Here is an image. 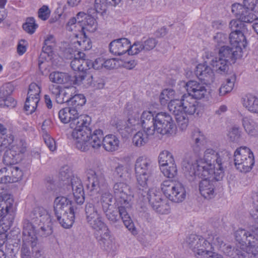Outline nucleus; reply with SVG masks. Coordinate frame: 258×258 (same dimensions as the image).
I'll use <instances>...</instances> for the list:
<instances>
[{
	"mask_svg": "<svg viewBox=\"0 0 258 258\" xmlns=\"http://www.w3.org/2000/svg\"><path fill=\"white\" fill-rule=\"evenodd\" d=\"M71 201L64 197H58L55 198L54 202V211L55 216L62 215L69 211L71 206Z\"/></svg>",
	"mask_w": 258,
	"mask_h": 258,
	"instance_id": "b1692460",
	"label": "nucleus"
},
{
	"mask_svg": "<svg viewBox=\"0 0 258 258\" xmlns=\"http://www.w3.org/2000/svg\"><path fill=\"white\" fill-rule=\"evenodd\" d=\"M28 217L38 224L51 218L47 211L40 207L34 208L29 214Z\"/></svg>",
	"mask_w": 258,
	"mask_h": 258,
	"instance_id": "393cba45",
	"label": "nucleus"
},
{
	"mask_svg": "<svg viewBox=\"0 0 258 258\" xmlns=\"http://www.w3.org/2000/svg\"><path fill=\"white\" fill-rule=\"evenodd\" d=\"M157 213L161 214H166L169 213L170 207L166 203L161 201L152 207Z\"/></svg>",
	"mask_w": 258,
	"mask_h": 258,
	"instance_id": "13d9d810",
	"label": "nucleus"
},
{
	"mask_svg": "<svg viewBox=\"0 0 258 258\" xmlns=\"http://www.w3.org/2000/svg\"><path fill=\"white\" fill-rule=\"evenodd\" d=\"M228 153L226 151L217 152L212 148H207L203 158L196 159L195 175L205 178L212 177L216 181L221 180L224 175L223 164Z\"/></svg>",
	"mask_w": 258,
	"mask_h": 258,
	"instance_id": "f257e3e1",
	"label": "nucleus"
},
{
	"mask_svg": "<svg viewBox=\"0 0 258 258\" xmlns=\"http://www.w3.org/2000/svg\"><path fill=\"white\" fill-rule=\"evenodd\" d=\"M248 232L245 229H238L235 232V238L237 241L240 243H243L247 244V235Z\"/></svg>",
	"mask_w": 258,
	"mask_h": 258,
	"instance_id": "680f3d73",
	"label": "nucleus"
},
{
	"mask_svg": "<svg viewBox=\"0 0 258 258\" xmlns=\"http://www.w3.org/2000/svg\"><path fill=\"white\" fill-rule=\"evenodd\" d=\"M236 81V76L232 74L229 78L226 79L225 83L222 84L219 89V94L220 96H224L226 94L230 92L234 86Z\"/></svg>",
	"mask_w": 258,
	"mask_h": 258,
	"instance_id": "e433bc0d",
	"label": "nucleus"
},
{
	"mask_svg": "<svg viewBox=\"0 0 258 258\" xmlns=\"http://www.w3.org/2000/svg\"><path fill=\"white\" fill-rule=\"evenodd\" d=\"M247 241L246 251L247 253L255 255L256 253V244L257 238L251 232L249 231L247 235Z\"/></svg>",
	"mask_w": 258,
	"mask_h": 258,
	"instance_id": "79ce46f5",
	"label": "nucleus"
},
{
	"mask_svg": "<svg viewBox=\"0 0 258 258\" xmlns=\"http://www.w3.org/2000/svg\"><path fill=\"white\" fill-rule=\"evenodd\" d=\"M22 27L27 33L32 34L38 27V25L35 23L34 18L29 17L27 18L26 22L23 24Z\"/></svg>",
	"mask_w": 258,
	"mask_h": 258,
	"instance_id": "603ef678",
	"label": "nucleus"
},
{
	"mask_svg": "<svg viewBox=\"0 0 258 258\" xmlns=\"http://www.w3.org/2000/svg\"><path fill=\"white\" fill-rule=\"evenodd\" d=\"M164 175L168 178H175L177 175L178 170L175 163L166 165L160 168Z\"/></svg>",
	"mask_w": 258,
	"mask_h": 258,
	"instance_id": "49530a36",
	"label": "nucleus"
},
{
	"mask_svg": "<svg viewBox=\"0 0 258 258\" xmlns=\"http://www.w3.org/2000/svg\"><path fill=\"white\" fill-rule=\"evenodd\" d=\"M195 256L197 258H222V255L215 252L207 250L210 243L204 238L195 236Z\"/></svg>",
	"mask_w": 258,
	"mask_h": 258,
	"instance_id": "ddd939ff",
	"label": "nucleus"
},
{
	"mask_svg": "<svg viewBox=\"0 0 258 258\" xmlns=\"http://www.w3.org/2000/svg\"><path fill=\"white\" fill-rule=\"evenodd\" d=\"M50 11L47 6L44 5L38 12V17L42 20H46L49 17Z\"/></svg>",
	"mask_w": 258,
	"mask_h": 258,
	"instance_id": "774afa93",
	"label": "nucleus"
},
{
	"mask_svg": "<svg viewBox=\"0 0 258 258\" xmlns=\"http://www.w3.org/2000/svg\"><path fill=\"white\" fill-rule=\"evenodd\" d=\"M138 186L139 190H142V192L141 193L144 197L145 195H144V191L145 189H147L148 187L147 182L149 177L152 174L147 173H136Z\"/></svg>",
	"mask_w": 258,
	"mask_h": 258,
	"instance_id": "c03bdc74",
	"label": "nucleus"
},
{
	"mask_svg": "<svg viewBox=\"0 0 258 258\" xmlns=\"http://www.w3.org/2000/svg\"><path fill=\"white\" fill-rule=\"evenodd\" d=\"M85 97L83 94H76L73 96L70 103V107L71 108H79L86 103Z\"/></svg>",
	"mask_w": 258,
	"mask_h": 258,
	"instance_id": "3c124183",
	"label": "nucleus"
},
{
	"mask_svg": "<svg viewBox=\"0 0 258 258\" xmlns=\"http://www.w3.org/2000/svg\"><path fill=\"white\" fill-rule=\"evenodd\" d=\"M205 57L210 60L209 63L213 66L214 70L218 73L223 74L226 73L228 69L229 65L226 59L222 57H214L213 53L209 51L205 52Z\"/></svg>",
	"mask_w": 258,
	"mask_h": 258,
	"instance_id": "f3484780",
	"label": "nucleus"
},
{
	"mask_svg": "<svg viewBox=\"0 0 258 258\" xmlns=\"http://www.w3.org/2000/svg\"><path fill=\"white\" fill-rule=\"evenodd\" d=\"M74 84L80 85L85 84L88 86H93L94 77L92 74L87 72L78 73L74 77Z\"/></svg>",
	"mask_w": 258,
	"mask_h": 258,
	"instance_id": "72a5a7b5",
	"label": "nucleus"
},
{
	"mask_svg": "<svg viewBox=\"0 0 258 258\" xmlns=\"http://www.w3.org/2000/svg\"><path fill=\"white\" fill-rule=\"evenodd\" d=\"M148 136L146 133L145 135L142 132H137L133 138L132 140L134 145L139 147L145 145L148 141Z\"/></svg>",
	"mask_w": 258,
	"mask_h": 258,
	"instance_id": "8fccbe9b",
	"label": "nucleus"
},
{
	"mask_svg": "<svg viewBox=\"0 0 258 258\" xmlns=\"http://www.w3.org/2000/svg\"><path fill=\"white\" fill-rule=\"evenodd\" d=\"M158 43V41L154 38L144 37L141 41H137L133 43L135 48L134 54H137L142 51H149L153 49Z\"/></svg>",
	"mask_w": 258,
	"mask_h": 258,
	"instance_id": "a211bd4d",
	"label": "nucleus"
},
{
	"mask_svg": "<svg viewBox=\"0 0 258 258\" xmlns=\"http://www.w3.org/2000/svg\"><path fill=\"white\" fill-rule=\"evenodd\" d=\"M243 5L234 4L232 5V12L236 17L245 23H252L257 19V17L252 12L255 7L257 0H243Z\"/></svg>",
	"mask_w": 258,
	"mask_h": 258,
	"instance_id": "9d476101",
	"label": "nucleus"
},
{
	"mask_svg": "<svg viewBox=\"0 0 258 258\" xmlns=\"http://www.w3.org/2000/svg\"><path fill=\"white\" fill-rule=\"evenodd\" d=\"M113 202V196L111 193L108 191L103 192L100 197V201L96 202L95 205L92 203L97 209L100 204L102 206V209L103 212H107V210L111 208Z\"/></svg>",
	"mask_w": 258,
	"mask_h": 258,
	"instance_id": "2f4dec72",
	"label": "nucleus"
},
{
	"mask_svg": "<svg viewBox=\"0 0 258 258\" xmlns=\"http://www.w3.org/2000/svg\"><path fill=\"white\" fill-rule=\"evenodd\" d=\"M160 168L175 163L172 154L167 150L161 152L158 157Z\"/></svg>",
	"mask_w": 258,
	"mask_h": 258,
	"instance_id": "37998d69",
	"label": "nucleus"
},
{
	"mask_svg": "<svg viewBox=\"0 0 258 258\" xmlns=\"http://www.w3.org/2000/svg\"><path fill=\"white\" fill-rule=\"evenodd\" d=\"M113 190L117 203L132 207L131 197L129 194L130 186L125 181L115 183L113 185Z\"/></svg>",
	"mask_w": 258,
	"mask_h": 258,
	"instance_id": "2eb2a0df",
	"label": "nucleus"
},
{
	"mask_svg": "<svg viewBox=\"0 0 258 258\" xmlns=\"http://www.w3.org/2000/svg\"><path fill=\"white\" fill-rule=\"evenodd\" d=\"M26 241L23 239V244L21 248V258H32L33 249L36 245H33L31 241Z\"/></svg>",
	"mask_w": 258,
	"mask_h": 258,
	"instance_id": "09e8293b",
	"label": "nucleus"
},
{
	"mask_svg": "<svg viewBox=\"0 0 258 258\" xmlns=\"http://www.w3.org/2000/svg\"><path fill=\"white\" fill-rule=\"evenodd\" d=\"M128 39L121 38L112 41L109 45L110 52L115 55H121L127 52L129 55H135V48Z\"/></svg>",
	"mask_w": 258,
	"mask_h": 258,
	"instance_id": "4468645a",
	"label": "nucleus"
},
{
	"mask_svg": "<svg viewBox=\"0 0 258 258\" xmlns=\"http://www.w3.org/2000/svg\"><path fill=\"white\" fill-rule=\"evenodd\" d=\"M114 174L115 177L121 181H126L128 176L127 170L122 165H119L115 168Z\"/></svg>",
	"mask_w": 258,
	"mask_h": 258,
	"instance_id": "6e6d98bb",
	"label": "nucleus"
},
{
	"mask_svg": "<svg viewBox=\"0 0 258 258\" xmlns=\"http://www.w3.org/2000/svg\"><path fill=\"white\" fill-rule=\"evenodd\" d=\"M201 177L204 179L200 183L199 190L200 193L205 199H211L214 195V186L213 183L208 179L212 178V179L216 180L213 176L207 178Z\"/></svg>",
	"mask_w": 258,
	"mask_h": 258,
	"instance_id": "412c9836",
	"label": "nucleus"
},
{
	"mask_svg": "<svg viewBox=\"0 0 258 258\" xmlns=\"http://www.w3.org/2000/svg\"><path fill=\"white\" fill-rule=\"evenodd\" d=\"M70 175L68 169L62 168L59 172V179L65 182L63 185L69 191H73L74 199L78 204L82 205L85 202V194L81 179L77 176H73L70 180Z\"/></svg>",
	"mask_w": 258,
	"mask_h": 258,
	"instance_id": "0eeeda50",
	"label": "nucleus"
},
{
	"mask_svg": "<svg viewBox=\"0 0 258 258\" xmlns=\"http://www.w3.org/2000/svg\"><path fill=\"white\" fill-rule=\"evenodd\" d=\"M39 101L38 98L29 99V100L26 98L24 108L28 114H31L35 111Z\"/></svg>",
	"mask_w": 258,
	"mask_h": 258,
	"instance_id": "5fc2aeb1",
	"label": "nucleus"
},
{
	"mask_svg": "<svg viewBox=\"0 0 258 258\" xmlns=\"http://www.w3.org/2000/svg\"><path fill=\"white\" fill-rule=\"evenodd\" d=\"M3 136L4 137L2 138V139H3V140L2 141L0 140V150L1 152L4 150L7 146L11 144L14 139V136L11 134L7 135L6 134L5 136Z\"/></svg>",
	"mask_w": 258,
	"mask_h": 258,
	"instance_id": "69168bd1",
	"label": "nucleus"
},
{
	"mask_svg": "<svg viewBox=\"0 0 258 258\" xmlns=\"http://www.w3.org/2000/svg\"><path fill=\"white\" fill-rule=\"evenodd\" d=\"M81 29L83 33H85V31L94 32L97 29L96 20L93 17L86 16L84 22V26H82Z\"/></svg>",
	"mask_w": 258,
	"mask_h": 258,
	"instance_id": "de8ad7c7",
	"label": "nucleus"
},
{
	"mask_svg": "<svg viewBox=\"0 0 258 258\" xmlns=\"http://www.w3.org/2000/svg\"><path fill=\"white\" fill-rule=\"evenodd\" d=\"M242 121L243 126L247 134L251 136L258 137V125L252 119L243 117Z\"/></svg>",
	"mask_w": 258,
	"mask_h": 258,
	"instance_id": "f704fd0d",
	"label": "nucleus"
},
{
	"mask_svg": "<svg viewBox=\"0 0 258 258\" xmlns=\"http://www.w3.org/2000/svg\"><path fill=\"white\" fill-rule=\"evenodd\" d=\"M58 116L60 121L67 123L70 122V127L73 129L71 138L74 140L75 145L77 148L78 142L87 137L91 122V118L87 115H79L76 108L71 107H65L59 110Z\"/></svg>",
	"mask_w": 258,
	"mask_h": 258,
	"instance_id": "f03ea898",
	"label": "nucleus"
},
{
	"mask_svg": "<svg viewBox=\"0 0 258 258\" xmlns=\"http://www.w3.org/2000/svg\"><path fill=\"white\" fill-rule=\"evenodd\" d=\"M195 74L199 79L203 80L204 83H210L214 81V73L211 68L207 65L198 64Z\"/></svg>",
	"mask_w": 258,
	"mask_h": 258,
	"instance_id": "aec40b11",
	"label": "nucleus"
},
{
	"mask_svg": "<svg viewBox=\"0 0 258 258\" xmlns=\"http://www.w3.org/2000/svg\"><path fill=\"white\" fill-rule=\"evenodd\" d=\"M89 133L86 138L78 143L77 148L78 150L86 152L92 149H98L101 146L109 152L118 149L119 141L115 136L108 135L104 137L101 130H96L92 133L90 127Z\"/></svg>",
	"mask_w": 258,
	"mask_h": 258,
	"instance_id": "39448f33",
	"label": "nucleus"
},
{
	"mask_svg": "<svg viewBox=\"0 0 258 258\" xmlns=\"http://www.w3.org/2000/svg\"><path fill=\"white\" fill-rule=\"evenodd\" d=\"M228 136L232 142H237L241 136V131L238 127L233 126L230 131Z\"/></svg>",
	"mask_w": 258,
	"mask_h": 258,
	"instance_id": "338daca9",
	"label": "nucleus"
},
{
	"mask_svg": "<svg viewBox=\"0 0 258 258\" xmlns=\"http://www.w3.org/2000/svg\"><path fill=\"white\" fill-rule=\"evenodd\" d=\"M87 176L86 187L91 196L98 193L101 186L105 182L104 174L99 170L88 169L86 171Z\"/></svg>",
	"mask_w": 258,
	"mask_h": 258,
	"instance_id": "f8f14e48",
	"label": "nucleus"
},
{
	"mask_svg": "<svg viewBox=\"0 0 258 258\" xmlns=\"http://www.w3.org/2000/svg\"><path fill=\"white\" fill-rule=\"evenodd\" d=\"M187 93L182 95L181 99L183 106L184 111L189 115L194 114V81H189L184 84Z\"/></svg>",
	"mask_w": 258,
	"mask_h": 258,
	"instance_id": "dca6fc26",
	"label": "nucleus"
},
{
	"mask_svg": "<svg viewBox=\"0 0 258 258\" xmlns=\"http://www.w3.org/2000/svg\"><path fill=\"white\" fill-rule=\"evenodd\" d=\"M107 0H95L94 6L96 11L98 13H105L107 9L108 3L106 2Z\"/></svg>",
	"mask_w": 258,
	"mask_h": 258,
	"instance_id": "0e129e2a",
	"label": "nucleus"
},
{
	"mask_svg": "<svg viewBox=\"0 0 258 258\" xmlns=\"http://www.w3.org/2000/svg\"><path fill=\"white\" fill-rule=\"evenodd\" d=\"M84 37L82 39L80 40H74L72 41L70 47L67 50L68 52H70V50H73L78 52L80 50H89L92 47V43L91 40L87 37L86 33H83Z\"/></svg>",
	"mask_w": 258,
	"mask_h": 258,
	"instance_id": "bb28decb",
	"label": "nucleus"
},
{
	"mask_svg": "<svg viewBox=\"0 0 258 258\" xmlns=\"http://www.w3.org/2000/svg\"><path fill=\"white\" fill-rule=\"evenodd\" d=\"M187 114V112L184 111L183 113L177 114V116H175L177 126L182 131L186 128L188 124L189 118Z\"/></svg>",
	"mask_w": 258,
	"mask_h": 258,
	"instance_id": "864d4df0",
	"label": "nucleus"
},
{
	"mask_svg": "<svg viewBox=\"0 0 258 258\" xmlns=\"http://www.w3.org/2000/svg\"><path fill=\"white\" fill-rule=\"evenodd\" d=\"M53 53V46L52 45H44L42 48V52L40 54L39 65L40 66L41 63H43V60L41 59H46V57H50L52 56Z\"/></svg>",
	"mask_w": 258,
	"mask_h": 258,
	"instance_id": "bf43d9fd",
	"label": "nucleus"
},
{
	"mask_svg": "<svg viewBox=\"0 0 258 258\" xmlns=\"http://www.w3.org/2000/svg\"><path fill=\"white\" fill-rule=\"evenodd\" d=\"M22 234L24 240L26 241L30 240L33 245H36L37 237L35 228L28 219L24 220Z\"/></svg>",
	"mask_w": 258,
	"mask_h": 258,
	"instance_id": "6ab92c4d",
	"label": "nucleus"
},
{
	"mask_svg": "<svg viewBox=\"0 0 258 258\" xmlns=\"http://www.w3.org/2000/svg\"><path fill=\"white\" fill-rule=\"evenodd\" d=\"M40 93V88L36 83H31L29 85V90L28 92L27 97L28 100L29 99H34L38 98L39 99V93Z\"/></svg>",
	"mask_w": 258,
	"mask_h": 258,
	"instance_id": "4d7b16f0",
	"label": "nucleus"
},
{
	"mask_svg": "<svg viewBox=\"0 0 258 258\" xmlns=\"http://www.w3.org/2000/svg\"><path fill=\"white\" fill-rule=\"evenodd\" d=\"M234 161L236 168L243 173L250 171L255 163L252 152L245 146L240 147L235 150Z\"/></svg>",
	"mask_w": 258,
	"mask_h": 258,
	"instance_id": "6e6552de",
	"label": "nucleus"
},
{
	"mask_svg": "<svg viewBox=\"0 0 258 258\" xmlns=\"http://www.w3.org/2000/svg\"><path fill=\"white\" fill-rule=\"evenodd\" d=\"M9 93H7L6 95L4 93L3 94V98L0 100V106L1 107H14L16 105V101L11 96L6 97Z\"/></svg>",
	"mask_w": 258,
	"mask_h": 258,
	"instance_id": "052dcab7",
	"label": "nucleus"
},
{
	"mask_svg": "<svg viewBox=\"0 0 258 258\" xmlns=\"http://www.w3.org/2000/svg\"><path fill=\"white\" fill-rule=\"evenodd\" d=\"M75 88L73 87H66L61 91V93L64 100L65 103H67L69 106Z\"/></svg>",
	"mask_w": 258,
	"mask_h": 258,
	"instance_id": "e2e57ef3",
	"label": "nucleus"
},
{
	"mask_svg": "<svg viewBox=\"0 0 258 258\" xmlns=\"http://www.w3.org/2000/svg\"><path fill=\"white\" fill-rule=\"evenodd\" d=\"M175 91L171 88L164 89L160 94L159 99L161 104L165 105L168 104L170 100L174 99Z\"/></svg>",
	"mask_w": 258,
	"mask_h": 258,
	"instance_id": "a18cd8bd",
	"label": "nucleus"
},
{
	"mask_svg": "<svg viewBox=\"0 0 258 258\" xmlns=\"http://www.w3.org/2000/svg\"><path fill=\"white\" fill-rule=\"evenodd\" d=\"M161 190L169 200L175 203L182 202L186 197L182 184L175 180H166L161 184Z\"/></svg>",
	"mask_w": 258,
	"mask_h": 258,
	"instance_id": "1a4fd4ad",
	"label": "nucleus"
},
{
	"mask_svg": "<svg viewBox=\"0 0 258 258\" xmlns=\"http://www.w3.org/2000/svg\"><path fill=\"white\" fill-rule=\"evenodd\" d=\"M240 52L241 49L239 47H237L236 49L233 46L230 47L228 46H223L219 49L218 55L219 57L226 59V60L228 61L230 59H236Z\"/></svg>",
	"mask_w": 258,
	"mask_h": 258,
	"instance_id": "cd10ccee",
	"label": "nucleus"
},
{
	"mask_svg": "<svg viewBox=\"0 0 258 258\" xmlns=\"http://www.w3.org/2000/svg\"><path fill=\"white\" fill-rule=\"evenodd\" d=\"M85 215L87 223L95 230L94 236L99 244L105 250L109 249L111 243L110 231L102 221L101 214L91 203L86 204Z\"/></svg>",
	"mask_w": 258,
	"mask_h": 258,
	"instance_id": "20e7f679",
	"label": "nucleus"
},
{
	"mask_svg": "<svg viewBox=\"0 0 258 258\" xmlns=\"http://www.w3.org/2000/svg\"><path fill=\"white\" fill-rule=\"evenodd\" d=\"M9 183L20 180L23 177V172L18 167L8 166Z\"/></svg>",
	"mask_w": 258,
	"mask_h": 258,
	"instance_id": "58836bf2",
	"label": "nucleus"
},
{
	"mask_svg": "<svg viewBox=\"0 0 258 258\" xmlns=\"http://www.w3.org/2000/svg\"><path fill=\"white\" fill-rule=\"evenodd\" d=\"M117 207L111 210V208L104 212L107 220L111 224L117 223L122 220L124 226L133 234L137 233L136 229L133 220H132L129 212L131 207L117 203Z\"/></svg>",
	"mask_w": 258,
	"mask_h": 258,
	"instance_id": "423d86ee",
	"label": "nucleus"
},
{
	"mask_svg": "<svg viewBox=\"0 0 258 258\" xmlns=\"http://www.w3.org/2000/svg\"><path fill=\"white\" fill-rule=\"evenodd\" d=\"M57 220L64 228H70L73 225L75 220V211L74 207L69 208V213H62L58 216H56Z\"/></svg>",
	"mask_w": 258,
	"mask_h": 258,
	"instance_id": "c85d7f7f",
	"label": "nucleus"
},
{
	"mask_svg": "<svg viewBox=\"0 0 258 258\" xmlns=\"http://www.w3.org/2000/svg\"><path fill=\"white\" fill-rule=\"evenodd\" d=\"M153 164L152 161L145 157H139L135 163L136 173L152 174Z\"/></svg>",
	"mask_w": 258,
	"mask_h": 258,
	"instance_id": "4be33fe9",
	"label": "nucleus"
},
{
	"mask_svg": "<svg viewBox=\"0 0 258 258\" xmlns=\"http://www.w3.org/2000/svg\"><path fill=\"white\" fill-rule=\"evenodd\" d=\"M206 83H195V99L200 100L208 97L209 92Z\"/></svg>",
	"mask_w": 258,
	"mask_h": 258,
	"instance_id": "ea45409f",
	"label": "nucleus"
},
{
	"mask_svg": "<svg viewBox=\"0 0 258 258\" xmlns=\"http://www.w3.org/2000/svg\"><path fill=\"white\" fill-rule=\"evenodd\" d=\"M243 106L252 113H258V98L251 94L244 96L242 98Z\"/></svg>",
	"mask_w": 258,
	"mask_h": 258,
	"instance_id": "c756f323",
	"label": "nucleus"
},
{
	"mask_svg": "<svg viewBox=\"0 0 258 258\" xmlns=\"http://www.w3.org/2000/svg\"><path fill=\"white\" fill-rule=\"evenodd\" d=\"M236 30L232 31L229 35V41L231 45L237 49L239 47L241 49V47H245L246 44V39L244 35V30L236 29Z\"/></svg>",
	"mask_w": 258,
	"mask_h": 258,
	"instance_id": "a878e982",
	"label": "nucleus"
},
{
	"mask_svg": "<svg viewBox=\"0 0 258 258\" xmlns=\"http://www.w3.org/2000/svg\"><path fill=\"white\" fill-rule=\"evenodd\" d=\"M51 218L43 222L39 223L38 234L42 237H47L52 233V227Z\"/></svg>",
	"mask_w": 258,
	"mask_h": 258,
	"instance_id": "a19ab883",
	"label": "nucleus"
},
{
	"mask_svg": "<svg viewBox=\"0 0 258 258\" xmlns=\"http://www.w3.org/2000/svg\"><path fill=\"white\" fill-rule=\"evenodd\" d=\"M144 195L146 194L150 205L152 207L162 200L161 192L155 188L149 189L146 192L144 191Z\"/></svg>",
	"mask_w": 258,
	"mask_h": 258,
	"instance_id": "4c0bfd02",
	"label": "nucleus"
},
{
	"mask_svg": "<svg viewBox=\"0 0 258 258\" xmlns=\"http://www.w3.org/2000/svg\"><path fill=\"white\" fill-rule=\"evenodd\" d=\"M14 200L11 195L2 194L0 196V221L1 224H6L10 227L14 220Z\"/></svg>",
	"mask_w": 258,
	"mask_h": 258,
	"instance_id": "9b49d317",
	"label": "nucleus"
},
{
	"mask_svg": "<svg viewBox=\"0 0 258 258\" xmlns=\"http://www.w3.org/2000/svg\"><path fill=\"white\" fill-rule=\"evenodd\" d=\"M71 56L69 58L71 59L73 57V60L71 62V67L72 69L75 71H80V68H81L82 63L83 62H82V59L83 57H85L86 55L84 53L82 52L81 51H78L76 54H75L76 51L74 50H70V52Z\"/></svg>",
	"mask_w": 258,
	"mask_h": 258,
	"instance_id": "c9c22d12",
	"label": "nucleus"
},
{
	"mask_svg": "<svg viewBox=\"0 0 258 258\" xmlns=\"http://www.w3.org/2000/svg\"><path fill=\"white\" fill-rule=\"evenodd\" d=\"M141 122L144 132L148 135L155 133L161 135H171L174 133L175 124L172 117L165 112L153 114L151 111H144Z\"/></svg>",
	"mask_w": 258,
	"mask_h": 258,
	"instance_id": "7ed1b4c3",
	"label": "nucleus"
},
{
	"mask_svg": "<svg viewBox=\"0 0 258 258\" xmlns=\"http://www.w3.org/2000/svg\"><path fill=\"white\" fill-rule=\"evenodd\" d=\"M17 149V147H11L7 149L4 154L3 162L7 166H13L20 159L19 156L15 150Z\"/></svg>",
	"mask_w": 258,
	"mask_h": 258,
	"instance_id": "7c9ffc66",
	"label": "nucleus"
},
{
	"mask_svg": "<svg viewBox=\"0 0 258 258\" xmlns=\"http://www.w3.org/2000/svg\"><path fill=\"white\" fill-rule=\"evenodd\" d=\"M69 74L59 72H53L49 75L50 80L56 84L69 83L74 80Z\"/></svg>",
	"mask_w": 258,
	"mask_h": 258,
	"instance_id": "473e14b6",
	"label": "nucleus"
},
{
	"mask_svg": "<svg viewBox=\"0 0 258 258\" xmlns=\"http://www.w3.org/2000/svg\"><path fill=\"white\" fill-rule=\"evenodd\" d=\"M182 170L186 179L190 182L194 181V157L192 153H187L182 163Z\"/></svg>",
	"mask_w": 258,
	"mask_h": 258,
	"instance_id": "5701e85b",
	"label": "nucleus"
}]
</instances>
